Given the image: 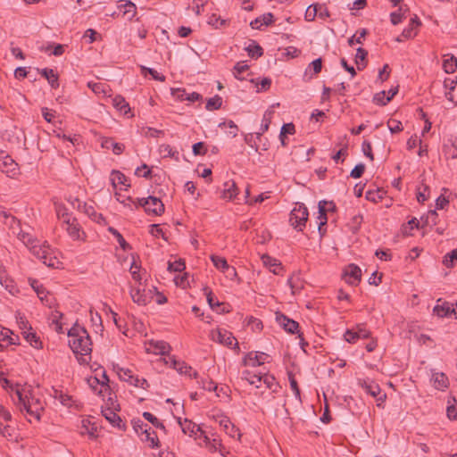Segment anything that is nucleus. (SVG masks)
Masks as SVG:
<instances>
[{
    "label": "nucleus",
    "mask_w": 457,
    "mask_h": 457,
    "mask_svg": "<svg viewBox=\"0 0 457 457\" xmlns=\"http://www.w3.org/2000/svg\"><path fill=\"white\" fill-rule=\"evenodd\" d=\"M68 337L71 338L69 340V345L72 352L76 354L79 361L80 363L87 362V360L84 358V356L90 355L92 352V342L87 329L78 323H75L69 329Z\"/></svg>",
    "instance_id": "nucleus-1"
},
{
    "label": "nucleus",
    "mask_w": 457,
    "mask_h": 457,
    "mask_svg": "<svg viewBox=\"0 0 457 457\" xmlns=\"http://www.w3.org/2000/svg\"><path fill=\"white\" fill-rule=\"evenodd\" d=\"M115 403L116 402H110L112 406H109V403H107L105 406L102 405L101 412L112 427L117 428L121 431H125L127 428L126 424L117 414V411H120V405L117 403L115 406Z\"/></svg>",
    "instance_id": "nucleus-2"
},
{
    "label": "nucleus",
    "mask_w": 457,
    "mask_h": 457,
    "mask_svg": "<svg viewBox=\"0 0 457 457\" xmlns=\"http://www.w3.org/2000/svg\"><path fill=\"white\" fill-rule=\"evenodd\" d=\"M309 212L303 204H296L290 212L289 221L297 231H303L308 220Z\"/></svg>",
    "instance_id": "nucleus-3"
},
{
    "label": "nucleus",
    "mask_w": 457,
    "mask_h": 457,
    "mask_svg": "<svg viewBox=\"0 0 457 457\" xmlns=\"http://www.w3.org/2000/svg\"><path fill=\"white\" fill-rule=\"evenodd\" d=\"M136 208L143 207L148 214L161 215L164 212V204L155 196H148L147 198L137 199L135 203Z\"/></svg>",
    "instance_id": "nucleus-4"
},
{
    "label": "nucleus",
    "mask_w": 457,
    "mask_h": 457,
    "mask_svg": "<svg viewBox=\"0 0 457 457\" xmlns=\"http://www.w3.org/2000/svg\"><path fill=\"white\" fill-rule=\"evenodd\" d=\"M18 408L21 412H26L25 416L29 422L32 419L38 421L44 411L42 402H18Z\"/></svg>",
    "instance_id": "nucleus-5"
},
{
    "label": "nucleus",
    "mask_w": 457,
    "mask_h": 457,
    "mask_svg": "<svg viewBox=\"0 0 457 457\" xmlns=\"http://www.w3.org/2000/svg\"><path fill=\"white\" fill-rule=\"evenodd\" d=\"M319 209V216L317 219L319 220L318 230L320 236H323L326 232V229H323V227L326 226L328 222L327 212H336L337 207L333 201H326L321 200L318 204Z\"/></svg>",
    "instance_id": "nucleus-6"
},
{
    "label": "nucleus",
    "mask_w": 457,
    "mask_h": 457,
    "mask_svg": "<svg viewBox=\"0 0 457 457\" xmlns=\"http://www.w3.org/2000/svg\"><path fill=\"white\" fill-rule=\"evenodd\" d=\"M343 278L352 286H357L361 280V270L354 263L348 264L343 271Z\"/></svg>",
    "instance_id": "nucleus-7"
},
{
    "label": "nucleus",
    "mask_w": 457,
    "mask_h": 457,
    "mask_svg": "<svg viewBox=\"0 0 457 457\" xmlns=\"http://www.w3.org/2000/svg\"><path fill=\"white\" fill-rule=\"evenodd\" d=\"M212 340L225 345L228 347L234 346L238 348V343L236 337L231 332H228L226 329L218 328L217 330L212 332Z\"/></svg>",
    "instance_id": "nucleus-8"
},
{
    "label": "nucleus",
    "mask_w": 457,
    "mask_h": 457,
    "mask_svg": "<svg viewBox=\"0 0 457 457\" xmlns=\"http://www.w3.org/2000/svg\"><path fill=\"white\" fill-rule=\"evenodd\" d=\"M117 374L120 379L129 382L130 385L142 388H145V386H148V382L145 378L134 376L133 372L129 369L118 367Z\"/></svg>",
    "instance_id": "nucleus-9"
},
{
    "label": "nucleus",
    "mask_w": 457,
    "mask_h": 457,
    "mask_svg": "<svg viewBox=\"0 0 457 457\" xmlns=\"http://www.w3.org/2000/svg\"><path fill=\"white\" fill-rule=\"evenodd\" d=\"M177 420L184 434L192 436L193 435H197V432H200V436H204V442L209 441L208 436L204 435V432L200 428V427L193 423L191 420L187 419H184L182 420L180 417L177 418Z\"/></svg>",
    "instance_id": "nucleus-10"
},
{
    "label": "nucleus",
    "mask_w": 457,
    "mask_h": 457,
    "mask_svg": "<svg viewBox=\"0 0 457 457\" xmlns=\"http://www.w3.org/2000/svg\"><path fill=\"white\" fill-rule=\"evenodd\" d=\"M130 296L134 303L138 305H146L152 301V290L145 291V288L141 289L138 287H132L130 290Z\"/></svg>",
    "instance_id": "nucleus-11"
},
{
    "label": "nucleus",
    "mask_w": 457,
    "mask_h": 457,
    "mask_svg": "<svg viewBox=\"0 0 457 457\" xmlns=\"http://www.w3.org/2000/svg\"><path fill=\"white\" fill-rule=\"evenodd\" d=\"M270 356L263 352H250L244 358L245 365L260 366L270 361Z\"/></svg>",
    "instance_id": "nucleus-12"
},
{
    "label": "nucleus",
    "mask_w": 457,
    "mask_h": 457,
    "mask_svg": "<svg viewBox=\"0 0 457 457\" xmlns=\"http://www.w3.org/2000/svg\"><path fill=\"white\" fill-rule=\"evenodd\" d=\"M2 171L8 177L14 178L19 174V166L15 161L8 154H5L2 159Z\"/></svg>",
    "instance_id": "nucleus-13"
},
{
    "label": "nucleus",
    "mask_w": 457,
    "mask_h": 457,
    "mask_svg": "<svg viewBox=\"0 0 457 457\" xmlns=\"http://www.w3.org/2000/svg\"><path fill=\"white\" fill-rule=\"evenodd\" d=\"M277 322L288 333L295 334L298 333L299 324L294 320L289 319L287 316L282 313H277Z\"/></svg>",
    "instance_id": "nucleus-14"
},
{
    "label": "nucleus",
    "mask_w": 457,
    "mask_h": 457,
    "mask_svg": "<svg viewBox=\"0 0 457 457\" xmlns=\"http://www.w3.org/2000/svg\"><path fill=\"white\" fill-rule=\"evenodd\" d=\"M441 299L437 300V303L433 309L434 314L440 318L448 317L452 314H456L455 309L453 308L452 304L448 302H443L441 303ZM455 318L457 319V315H455Z\"/></svg>",
    "instance_id": "nucleus-15"
},
{
    "label": "nucleus",
    "mask_w": 457,
    "mask_h": 457,
    "mask_svg": "<svg viewBox=\"0 0 457 457\" xmlns=\"http://www.w3.org/2000/svg\"><path fill=\"white\" fill-rule=\"evenodd\" d=\"M170 362V365L175 369L179 373L185 374L189 377H195L196 371L193 370L192 367L187 366L185 362L177 361L173 356H169V360L166 361V363Z\"/></svg>",
    "instance_id": "nucleus-16"
},
{
    "label": "nucleus",
    "mask_w": 457,
    "mask_h": 457,
    "mask_svg": "<svg viewBox=\"0 0 457 457\" xmlns=\"http://www.w3.org/2000/svg\"><path fill=\"white\" fill-rule=\"evenodd\" d=\"M361 389L367 395L378 397L377 400H383L386 398V394H384L383 395H379L381 393L380 387L377 383L373 381H370L369 383L364 382L363 384H361Z\"/></svg>",
    "instance_id": "nucleus-17"
},
{
    "label": "nucleus",
    "mask_w": 457,
    "mask_h": 457,
    "mask_svg": "<svg viewBox=\"0 0 457 457\" xmlns=\"http://www.w3.org/2000/svg\"><path fill=\"white\" fill-rule=\"evenodd\" d=\"M67 219L64 220L66 224V230L71 237L73 239L79 238V225L75 218H71L69 214H66Z\"/></svg>",
    "instance_id": "nucleus-18"
},
{
    "label": "nucleus",
    "mask_w": 457,
    "mask_h": 457,
    "mask_svg": "<svg viewBox=\"0 0 457 457\" xmlns=\"http://www.w3.org/2000/svg\"><path fill=\"white\" fill-rule=\"evenodd\" d=\"M430 380L433 382L434 387L438 390H444L449 385L448 378L443 372H434Z\"/></svg>",
    "instance_id": "nucleus-19"
},
{
    "label": "nucleus",
    "mask_w": 457,
    "mask_h": 457,
    "mask_svg": "<svg viewBox=\"0 0 457 457\" xmlns=\"http://www.w3.org/2000/svg\"><path fill=\"white\" fill-rule=\"evenodd\" d=\"M144 437L141 438L142 441L149 443V446L151 448L159 447V439L154 430L152 429L151 427H147L144 428L143 433L141 434Z\"/></svg>",
    "instance_id": "nucleus-20"
},
{
    "label": "nucleus",
    "mask_w": 457,
    "mask_h": 457,
    "mask_svg": "<svg viewBox=\"0 0 457 457\" xmlns=\"http://www.w3.org/2000/svg\"><path fill=\"white\" fill-rule=\"evenodd\" d=\"M274 21V17L271 12H267L262 16L257 17L250 22V26L253 29H260L262 25L269 26Z\"/></svg>",
    "instance_id": "nucleus-21"
},
{
    "label": "nucleus",
    "mask_w": 457,
    "mask_h": 457,
    "mask_svg": "<svg viewBox=\"0 0 457 457\" xmlns=\"http://www.w3.org/2000/svg\"><path fill=\"white\" fill-rule=\"evenodd\" d=\"M204 291H205V295H206V299H207L208 304L210 305V307L212 310H215L216 308L221 307L220 310H217L218 312L224 313V312H228V310H227V308L224 305V303H221L218 300H216L214 295L212 294V292L208 287H205Z\"/></svg>",
    "instance_id": "nucleus-22"
},
{
    "label": "nucleus",
    "mask_w": 457,
    "mask_h": 457,
    "mask_svg": "<svg viewBox=\"0 0 457 457\" xmlns=\"http://www.w3.org/2000/svg\"><path fill=\"white\" fill-rule=\"evenodd\" d=\"M37 71L48 81L52 88L59 87L58 74L53 69L45 68L42 70L37 69Z\"/></svg>",
    "instance_id": "nucleus-23"
},
{
    "label": "nucleus",
    "mask_w": 457,
    "mask_h": 457,
    "mask_svg": "<svg viewBox=\"0 0 457 457\" xmlns=\"http://www.w3.org/2000/svg\"><path fill=\"white\" fill-rule=\"evenodd\" d=\"M263 264L268 267L270 271H272L274 274L278 275L280 271L283 270V267L280 262H278L275 258H272L271 256L268 254H264L262 257Z\"/></svg>",
    "instance_id": "nucleus-24"
},
{
    "label": "nucleus",
    "mask_w": 457,
    "mask_h": 457,
    "mask_svg": "<svg viewBox=\"0 0 457 457\" xmlns=\"http://www.w3.org/2000/svg\"><path fill=\"white\" fill-rule=\"evenodd\" d=\"M238 194V189L235 181L229 180L224 183V189L222 192V197L228 200H233Z\"/></svg>",
    "instance_id": "nucleus-25"
},
{
    "label": "nucleus",
    "mask_w": 457,
    "mask_h": 457,
    "mask_svg": "<svg viewBox=\"0 0 457 457\" xmlns=\"http://www.w3.org/2000/svg\"><path fill=\"white\" fill-rule=\"evenodd\" d=\"M81 434H87L90 438H96L97 436V426L95 422H92L89 419L82 420Z\"/></svg>",
    "instance_id": "nucleus-26"
},
{
    "label": "nucleus",
    "mask_w": 457,
    "mask_h": 457,
    "mask_svg": "<svg viewBox=\"0 0 457 457\" xmlns=\"http://www.w3.org/2000/svg\"><path fill=\"white\" fill-rule=\"evenodd\" d=\"M111 182L114 187H116L118 185H123L126 187L125 189H128L130 187V184H128V179L127 177L120 171L113 170L111 173Z\"/></svg>",
    "instance_id": "nucleus-27"
},
{
    "label": "nucleus",
    "mask_w": 457,
    "mask_h": 457,
    "mask_svg": "<svg viewBox=\"0 0 457 457\" xmlns=\"http://www.w3.org/2000/svg\"><path fill=\"white\" fill-rule=\"evenodd\" d=\"M245 50L247 52L248 55L253 59H258L263 54L262 47L255 40H251Z\"/></svg>",
    "instance_id": "nucleus-28"
},
{
    "label": "nucleus",
    "mask_w": 457,
    "mask_h": 457,
    "mask_svg": "<svg viewBox=\"0 0 457 457\" xmlns=\"http://www.w3.org/2000/svg\"><path fill=\"white\" fill-rule=\"evenodd\" d=\"M21 333L23 335V337L26 339L27 342L30 344L31 346H33L36 349H41L43 347L40 338L35 332H33L32 330H29L23 331Z\"/></svg>",
    "instance_id": "nucleus-29"
},
{
    "label": "nucleus",
    "mask_w": 457,
    "mask_h": 457,
    "mask_svg": "<svg viewBox=\"0 0 457 457\" xmlns=\"http://www.w3.org/2000/svg\"><path fill=\"white\" fill-rule=\"evenodd\" d=\"M30 252L37 259L42 260V258H44V256L48 254V253L50 252V246L46 243H44L43 245L37 243V245H33Z\"/></svg>",
    "instance_id": "nucleus-30"
},
{
    "label": "nucleus",
    "mask_w": 457,
    "mask_h": 457,
    "mask_svg": "<svg viewBox=\"0 0 457 457\" xmlns=\"http://www.w3.org/2000/svg\"><path fill=\"white\" fill-rule=\"evenodd\" d=\"M2 386L4 389H6L12 393L14 392L18 397V400H26L22 396L23 389L21 388L19 385L14 386L10 380H8L7 378H4L2 380Z\"/></svg>",
    "instance_id": "nucleus-31"
},
{
    "label": "nucleus",
    "mask_w": 457,
    "mask_h": 457,
    "mask_svg": "<svg viewBox=\"0 0 457 457\" xmlns=\"http://www.w3.org/2000/svg\"><path fill=\"white\" fill-rule=\"evenodd\" d=\"M113 106L123 114H127L130 111L129 104L120 96L113 98Z\"/></svg>",
    "instance_id": "nucleus-32"
},
{
    "label": "nucleus",
    "mask_w": 457,
    "mask_h": 457,
    "mask_svg": "<svg viewBox=\"0 0 457 457\" xmlns=\"http://www.w3.org/2000/svg\"><path fill=\"white\" fill-rule=\"evenodd\" d=\"M443 69L448 73H453L457 69V58L454 55H451L443 61Z\"/></svg>",
    "instance_id": "nucleus-33"
},
{
    "label": "nucleus",
    "mask_w": 457,
    "mask_h": 457,
    "mask_svg": "<svg viewBox=\"0 0 457 457\" xmlns=\"http://www.w3.org/2000/svg\"><path fill=\"white\" fill-rule=\"evenodd\" d=\"M30 286L34 289V291L37 293V295L40 299L41 302H44L45 298H46V295H48V292L45 289V287L39 284V282L37 279H30Z\"/></svg>",
    "instance_id": "nucleus-34"
},
{
    "label": "nucleus",
    "mask_w": 457,
    "mask_h": 457,
    "mask_svg": "<svg viewBox=\"0 0 457 457\" xmlns=\"http://www.w3.org/2000/svg\"><path fill=\"white\" fill-rule=\"evenodd\" d=\"M18 237L24 243V245H26L29 248V250H31L33 245H37V243H39V241L37 238L33 237L29 233L25 231H21L18 234Z\"/></svg>",
    "instance_id": "nucleus-35"
},
{
    "label": "nucleus",
    "mask_w": 457,
    "mask_h": 457,
    "mask_svg": "<svg viewBox=\"0 0 457 457\" xmlns=\"http://www.w3.org/2000/svg\"><path fill=\"white\" fill-rule=\"evenodd\" d=\"M108 231L116 237V239L122 250L127 251L131 248L129 244L126 242V240L124 239L122 235L116 228H114L112 227H109Z\"/></svg>",
    "instance_id": "nucleus-36"
},
{
    "label": "nucleus",
    "mask_w": 457,
    "mask_h": 457,
    "mask_svg": "<svg viewBox=\"0 0 457 457\" xmlns=\"http://www.w3.org/2000/svg\"><path fill=\"white\" fill-rule=\"evenodd\" d=\"M457 262V248L447 253L443 259V264L446 268H453Z\"/></svg>",
    "instance_id": "nucleus-37"
},
{
    "label": "nucleus",
    "mask_w": 457,
    "mask_h": 457,
    "mask_svg": "<svg viewBox=\"0 0 457 457\" xmlns=\"http://www.w3.org/2000/svg\"><path fill=\"white\" fill-rule=\"evenodd\" d=\"M221 104L222 98L220 96L216 95L213 97H211L207 100L205 108L208 111L218 110L221 107Z\"/></svg>",
    "instance_id": "nucleus-38"
},
{
    "label": "nucleus",
    "mask_w": 457,
    "mask_h": 457,
    "mask_svg": "<svg viewBox=\"0 0 457 457\" xmlns=\"http://www.w3.org/2000/svg\"><path fill=\"white\" fill-rule=\"evenodd\" d=\"M384 195H385V192L380 190V189H378V190H368L366 192L365 198L368 201H370V202H373V203H378V202H379L380 200L383 199Z\"/></svg>",
    "instance_id": "nucleus-39"
},
{
    "label": "nucleus",
    "mask_w": 457,
    "mask_h": 457,
    "mask_svg": "<svg viewBox=\"0 0 457 457\" xmlns=\"http://www.w3.org/2000/svg\"><path fill=\"white\" fill-rule=\"evenodd\" d=\"M211 261L213 263V265L215 266V268H217L218 270H220L221 271H225V270L228 266L227 260L221 256L212 254V255H211Z\"/></svg>",
    "instance_id": "nucleus-40"
},
{
    "label": "nucleus",
    "mask_w": 457,
    "mask_h": 457,
    "mask_svg": "<svg viewBox=\"0 0 457 457\" xmlns=\"http://www.w3.org/2000/svg\"><path fill=\"white\" fill-rule=\"evenodd\" d=\"M322 69V60L321 58L315 59L312 61L308 67L305 70V74H308L312 70V73L311 75V78L312 75H316L321 71Z\"/></svg>",
    "instance_id": "nucleus-41"
},
{
    "label": "nucleus",
    "mask_w": 457,
    "mask_h": 457,
    "mask_svg": "<svg viewBox=\"0 0 457 457\" xmlns=\"http://www.w3.org/2000/svg\"><path fill=\"white\" fill-rule=\"evenodd\" d=\"M418 34V29H416L414 27L408 25L407 28H405L402 34L396 38L397 42H403V37L409 39L414 37Z\"/></svg>",
    "instance_id": "nucleus-42"
},
{
    "label": "nucleus",
    "mask_w": 457,
    "mask_h": 457,
    "mask_svg": "<svg viewBox=\"0 0 457 457\" xmlns=\"http://www.w3.org/2000/svg\"><path fill=\"white\" fill-rule=\"evenodd\" d=\"M368 56V51L362 47H358L356 50L355 62L358 65V70H362L366 66V62L360 65L359 61L364 62Z\"/></svg>",
    "instance_id": "nucleus-43"
},
{
    "label": "nucleus",
    "mask_w": 457,
    "mask_h": 457,
    "mask_svg": "<svg viewBox=\"0 0 457 457\" xmlns=\"http://www.w3.org/2000/svg\"><path fill=\"white\" fill-rule=\"evenodd\" d=\"M218 127L219 128H228L229 130L228 133L232 137H236L237 136L238 128L233 120L220 122V123H219Z\"/></svg>",
    "instance_id": "nucleus-44"
},
{
    "label": "nucleus",
    "mask_w": 457,
    "mask_h": 457,
    "mask_svg": "<svg viewBox=\"0 0 457 457\" xmlns=\"http://www.w3.org/2000/svg\"><path fill=\"white\" fill-rule=\"evenodd\" d=\"M143 417L149 421L154 427L156 428L165 429V426L162 422H161L155 416H154L151 412L145 411L143 413Z\"/></svg>",
    "instance_id": "nucleus-45"
},
{
    "label": "nucleus",
    "mask_w": 457,
    "mask_h": 457,
    "mask_svg": "<svg viewBox=\"0 0 457 457\" xmlns=\"http://www.w3.org/2000/svg\"><path fill=\"white\" fill-rule=\"evenodd\" d=\"M141 72L144 75H146V73L150 74L154 80L161 82L165 80V76L158 73L154 69L141 66Z\"/></svg>",
    "instance_id": "nucleus-46"
},
{
    "label": "nucleus",
    "mask_w": 457,
    "mask_h": 457,
    "mask_svg": "<svg viewBox=\"0 0 457 457\" xmlns=\"http://www.w3.org/2000/svg\"><path fill=\"white\" fill-rule=\"evenodd\" d=\"M368 30L366 29H362L359 31V36L353 35L348 38V45L353 46L354 44L362 45V39L367 36Z\"/></svg>",
    "instance_id": "nucleus-47"
},
{
    "label": "nucleus",
    "mask_w": 457,
    "mask_h": 457,
    "mask_svg": "<svg viewBox=\"0 0 457 457\" xmlns=\"http://www.w3.org/2000/svg\"><path fill=\"white\" fill-rule=\"evenodd\" d=\"M249 69V66L245 62H238L234 66V76L237 79H243V78L240 77V74L245 72Z\"/></svg>",
    "instance_id": "nucleus-48"
},
{
    "label": "nucleus",
    "mask_w": 457,
    "mask_h": 457,
    "mask_svg": "<svg viewBox=\"0 0 457 457\" xmlns=\"http://www.w3.org/2000/svg\"><path fill=\"white\" fill-rule=\"evenodd\" d=\"M204 388L205 390H208V391H214L215 392V396L216 397H220L221 395H220V392L223 393V395H227V392L224 391V388L223 387H220V391H218V386L216 384H214L212 381H208L204 384Z\"/></svg>",
    "instance_id": "nucleus-49"
},
{
    "label": "nucleus",
    "mask_w": 457,
    "mask_h": 457,
    "mask_svg": "<svg viewBox=\"0 0 457 457\" xmlns=\"http://www.w3.org/2000/svg\"><path fill=\"white\" fill-rule=\"evenodd\" d=\"M437 213L435 210L429 211L427 216L421 217V220L425 225L434 226L436 224Z\"/></svg>",
    "instance_id": "nucleus-50"
},
{
    "label": "nucleus",
    "mask_w": 457,
    "mask_h": 457,
    "mask_svg": "<svg viewBox=\"0 0 457 457\" xmlns=\"http://www.w3.org/2000/svg\"><path fill=\"white\" fill-rule=\"evenodd\" d=\"M243 374H244V378L246 380H248V382L251 385H255L257 388L259 387L258 383L262 382V376L255 375V374L252 375L249 371H244Z\"/></svg>",
    "instance_id": "nucleus-51"
},
{
    "label": "nucleus",
    "mask_w": 457,
    "mask_h": 457,
    "mask_svg": "<svg viewBox=\"0 0 457 457\" xmlns=\"http://www.w3.org/2000/svg\"><path fill=\"white\" fill-rule=\"evenodd\" d=\"M131 424L133 427V429L137 434H142L144 431V428L149 427L147 424L144 423L140 419H133L131 420Z\"/></svg>",
    "instance_id": "nucleus-52"
},
{
    "label": "nucleus",
    "mask_w": 457,
    "mask_h": 457,
    "mask_svg": "<svg viewBox=\"0 0 457 457\" xmlns=\"http://www.w3.org/2000/svg\"><path fill=\"white\" fill-rule=\"evenodd\" d=\"M387 127L392 133H398L403 129L401 121L394 119L388 120Z\"/></svg>",
    "instance_id": "nucleus-53"
},
{
    "label": "nucleus",
    "mask_w": 457,
    "mask_h": 457,
    "mask_svg": "<svg viewBox=\"0 0 457 457\" xmlns=\"http://www.w3.org/2000/svg\"><path fill=\"white\" fill-rule=\"evenodd\" d=\"M207 23L218 29L220 26L224 25L226 23V21L222 20L220 16H217L213 13L211 16H209Z\"/></svg>",
    "instance_id": "nucleus-54"
},
{
    "label": "nucleus",
    "mask_w": 457,
    "mask_h": 457,
    "mask_svg": "<svg viewBox=\"0 0 457 457\" xmlns=\"http://www.w3.org/2000/svg\"><path fill=\"white\" fill-rule=\"evenodd\" d=\"M186 265L182 260L176 261L174 262H169L168 270L170 271L180 272L185 270Z\"/></svg>",
    "instance_id": "nucleus-55"
},
{
    "label": "nucleus",
    "mask_w": 457,
    "mask_h": 457,
    "mask_svg": "<svg viewBox=\"0 0 457 457\" xmlns=\"http://www.w3.org/2000/svg\"><path fill=\"white\" fill-rule=\"evenodd\" d=\"M365 171V164L358 163L355 167L351 170L350 176L353 179L361 178Z\"/></svg>",
    "instance_id": "nucleus-56"
},
{
    "label": "nucleus",
    "mask_w": 457,
    "mask_h": 457,
    "mask_svg": "<svg viewBox=\"0 0 457 457\" xmlns=\"http://www.w3.org/2000/svg\"><path fill=\"white\" fill-rule=\"evenodd\" d=\"M135 175L137 177L148 179L151 177V170L146 164L144 163L141 167L137 168L135 170Z\"/></svg>",
    "instance_id": "nucleus-57"
},
{
    "label": "nucleus",
    "mask_w": 457,
    "mask_h": 457,
    "mask_svg": "<svg viewBox=\"0 0 457 457\" xmlns=\"http://www.w3.org/2000/svg\"><path fill=\"white\" fill-rule=\"evenodd\" d=\"M361 150L363 154L368 157L370 161L374 160V155L372 153L371 144L369 141H363L361 145Z\"/></svg>",
    "instance_id": "nucleus-58"
},
{
    "label": "nucleus",
    "mask_w": 457,
    "mask_h": 457,
    "mask_svg": "<svg viewBox=\"0 0 457 457\" xmlns=\"http://www.w3.org/2000/svg\"><path fill=\"white\" fill-rule=\"evenodd\" d=\"M171 95L175 99L179 101L187 100V93L184 88H171Z\"/></svg>",
    "instance_id": "nucleus-59"
},
{
    "label": "nucleus",
    "mask_w": 457,
    "mask_h": 457,
    "mask_svg": "<svg viewBox=\"0 0 457 457\" xmlns=\"http://www.w3.org/2000/svg\"><path fill=\"white\" fill-rule=\"evenodd\" d=\"M150 234L154 237H162L164 240H167V237L165 236V233L162 231V229L160 228L159 224H152L150 226Z\"/></svg>",
    "instance_id": "nucleus-60"
},
{
    "label": "nucleus",
    "mask_w": 457,
    "mask_h": 457,
    "mask_svg": "<svg viewBox=\"0 0 457 457\" xmlns=\"http://www.w3.org/2000/svg\"><path fill=\"white\" fill-rule=\"evenodd\" d=\"M344 338L350 344H354L356 343L357 339H359L355 329H347L344 334Z\"/></svg>",
    "instance_id": "nucleus-61"
},
{
    "label": "nucleus",
    "mask_w": 457,
    "mask_h": 457,
    "mask_svg": "<svg viewBox=\"0 0 457 457\" xmlns=\"http://www.w3.org/2000/svg\"><path fill=\"white\" fill-rule=\"evenodd\" d=\"M446 415L449 420H457V402L447 406L446 408Z\"/></svg>",
    "instance_id": "nucleus-62"
},
{
    "label": "nucleus",
    "mask_w": 457,
    "mask_h": 457,
    "mask_svg": "<svg viewBox=\"0 0 457 457\" xmlns=\"http://www.w3.org/2000/svg\"><path fill=\"white\" fill-rule=\"evenodd\" d=\"M385 91H381L379 93L375 94V96H373V102L378 105H386L389 101H387V97L385 98Z\"/></svg>",
    "instance_id": "nucleus-63"
},
{
    "label": "nucleus",
    "mask_w": 457,
    "mask_h": 457,
    "mask_svg": "<svg viewBox=\"0 0 457 457\" xmlns=\"http://www.w3.org/2000/svg\"><path fill=\"white\" fill-rule=\"evenodd\" d=\"M41 261L45 265L52 268H54L55 265L59 262L56 257L52 256L50 252L48 253V254L45 255Z\"/></svg>",
    "instance_id": "nucleus-64"
}]
</instances>
